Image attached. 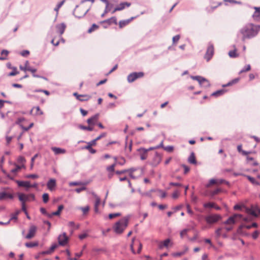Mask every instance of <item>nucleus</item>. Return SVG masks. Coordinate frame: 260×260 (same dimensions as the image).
<instances>
[{
	"instance_id": "nucleus-17",
	"label": "nucleus",
	"mask_w": 260,
	"mask_h": 260,
	"mask_svg": "<svg viewBox=\"0 0 260 260\" xmlns=\"http://www.w3.org/2000/svg\"><path fill=\"white\" fill-rule=\"evenodd\" d=\"M99 117V114H96L87 120V122L89 125H93L97 122Z\"/></svg>"
},
{
	"instance_id": "nucleus-27",
	"label": "nucleus",
	"mask_w": 260,
	"mask_h": 260,
	"mask_svg": "<svg viewBox=\"0 0 260 260\" xmlns=\"http://www.w3.org/2000/svg\"><path fill=\"white\" fill-rule=\"evenodd\" d=\"M226 90L224 89H220L217 90L211 94V95L213 96L218 97L223 94L225 92Z\"/></svg>"
},
{
	"instance_id": "nucleus-44",
	"label": "nucleus",
	"mask_w": 260,
	"mask_h": 260,
	"mask_svg": "<svg viewBox=\"0 0 260 260\" xmlns=\"http://www.w3.org/2000/svg\"><path fill=\"white\" fill-rule=\"evenodd\" d=\"M99 27V26L97 25L96 24H93L91 26V27H90L88 30V33H91V32H92L93 31L95 30V29H96L97 28H98Z\"/></svg>"
},
{
	"instance_id": "nucleus-32",
	"label": "nucleus",
	"mask_w": 260,
	"mask_h": 260,
	"mask_svg": "<svg viewBox=\"0 0 260 260\" xmlns=\"http://www.w3.org/2000/svg\"><path fill=\"white\" fill-rule=\"evenodd\" d=\"M104 22H107L109 23V24H111L112 23L117 24V19L115 17H112L104 21Z\"/></svg>"
},
{
	"instance_id": "nucleus-14",
	"label": "nucleus",
	"mask_w": 260,
	"mask_h": 260,
	"mask_svg": "<svg viewBox=\"0 0 260 260\" xmlns=\"http://www.w3.org/2000/svg\"><path fill=\"white\" fill-rule=\"evenodd\" d=\"M92 195L93 196V197L95 199V203H94V211H95V213H99V210L98 207H99V205L100 204V203H101L100 198L94 192H92Z\"/></svg>"
},
{
	"instance_id": "nucleus-46",
	"label": "nucleus",
	"mask_w": 260,
	"mask_h": 260,
	"mask_svg": "<svg viewBox=\"0 0 260 260\" xmlns=\"http://www.w3.org/2000/svg\"><path fill=\"white\" fill-rule=\"evenodd\" d=\"M18 73H19V72L17 71V68L16 67H13V71L9 73V76H13L16 75Z\"/></svg>"
},
{
	"instance_id": "nucleus-61",
	"label": "nucleus",
	"mask_w": 260,
	"mask_h": 260,
	"mask_svg": "<svg viewBox=\"0 0 260 260\" xmlns=\"http://www.w3.org/2000/svg\"><path fill=\"white\" fill-rule=\"evenodd\" d=\"M107 170L110 172H113L115 170L114 165H111L107 167Z\"/></svg>"
},
{
	"instance_id": "nucleus-49",
	"label": "nucleus",
	"mask_w": 260,
	"mask_h": 260,
	"mask_svg": "<svg viewBox=\"0 0 260 260\" xmlns=\"http://www.w3.org/2000/svg\"><path fill=\"white\" fill-rule=\"evenodd\" d=\"M84 148L87 149V150H88L89 151L92 153V154H94L96 152V150L93 149L91 146H86L84 147Z\"/></svg>"
},
{
	"instance_id": "nucleus-48",
	"label": "nucleus",
	"mask_w": 260,
	"mask_h": 260,
	"mask_svg": "<svg viewBox=\"0 0 260 260\" xmlns=\"http://www.w3.org/2000/svg\"><path fill=\"white\" fill-rule=\"evenodd\" d=\"M43 201L45 203H46L49 200V194L45 193L42 196Z\"/></svg>"
},
{
	"instance_id": "nucleus-58",
	"label": "nucleus",
	"mask_w": 260,
	"mask_h": 260,
	"mask_svg": "<svg viewBox=\"0 0 260 260\" xmlns=\"http://www.w3.org/2000/svg\"><path fill=\"white\" fill-rule=\"evenodd\" d=\"M27 178H33V179H36L39 177L38 175L36 174H29L25 176Z\"/></svg>"
},
{
	"instance_id": "nucleus-30",
	"label": "nucleus",
	"mask_w": 260,
	"mask_h": 260,
	"mask_svg": "<svg viewBox=\"0 0 260 260\" xmlns=\"http://www.w3.org/2000/svg\"><path fill=\"white\" fill-rule=\"evenodd\" d=\"M64 207L62 205H60L58 206V210L57 211H55V212H53L52 213H51V215H52V217L53 216H58V215H59L60 214V212L63 209Z\"/></svg>"
},
{
	"instance_id": "nucleus-11",
	"label": "nucleus",
	"mask_w": 260,
	"mask_h": 260,
	"mask_svg": "<svg viewBox=\"0 0 260 260\" xmlns=\"http://www.w3.org/2000/svg\"><path fill=\"white\" fill-rule=\"evenodd\" d=\"M131 5L130 3L128 2H123L121 3L119 5H118L117 7H116L112 11V13L114 14L116 11H121L124 9L126 7H129Z\"/></svg>"
},
{
	"instance_id": "nucleus-23",
	"label": "nucleus",
	"mask_w": 260,
	"mask_h": 260,
	"mask_svg": "<svg viewBox=\"0 0 260 260\" xmlns=\"http://www.w3.org/2000/svg\"><path fill=\"white\" fill-rule=\"evenodd\" d=\"M138 151L140 152V158L142 160H145L147 157V152H146V149L144 148H140L138 149Z\"/></svg>"
},
{
	"instance_id": "nucleus-42",
	"label": "nucleus",
	"mask_w": 260,
	"mask_h": 260,
	"mask_svg": "<svg viewBox=\"0 0 260 260\" xmlns=\"http://www.w3.org/2000/svg\"><path fill=\"white\" fill-rule=\"evenodd\" d=\"M65 1L63 0L59 2L56 6V7L54 8V11H56L57 13L58 12L59 9L60 8V7L63 5Z\"/></svg>"
},
{
	"instance_id": "nucleus-34",
	"label": "nucleus",
	"mask_w": 260,
	"mask_h": 260,
	"mask_svg": "<svg viewBox=\"0 0 260 260\" xmlns=\"http://www.w3.org/2000/svg\"><path fill=\"white\" fill-rule=\"evenodd\" d=\"M16 168L11 170V172L14 174H16L18 171H19L21 168H24V165H22L21 166H19L15 165Z\"/></svg>"
},
{
	"instance_id": "nucleus-12",
	"label": "nucleus",
	"mask_w": 260,
	"mask_h": 260,
	"mask_svg": "<svg viewBox=\"0 0 260 260\" xmlns=\"http://www.w3.org/2000/svg\"><path fill=\"white\" fill-rule=\"evenodd\" d=\"M37 229L36 226L31 225L29 229L28 233L25 237V238L30 239L34 237L36 234Z\"/></svg>"
},
{
	"instance_id": "nucleus-13",
	"label": "nucleus",
	"mask_w": 260,
	"mask_h": 260,
	"mask_svg": "<svg viewBox=\"0 0 260 260\" xmlns=\"http://www.w3.org/2000/svg\"><path fill=\"white\" fill-rule=\"evenodd\" d=\"M73 95L76 97L77 100L81 102L87 101L91 98V96L89 95L78 94L77 92L74 93Z\"/></svg>"
},
{
	"instance_id": "nucleus-6",
	"label": "nucleus",
	"mask_w": 260,
	"mask_h": 260,
	"mask_svg": "<svg viewBox=\"0 0 260 260\" xmlns=\"http://www.w3.org/2000/svg\"><path fill=\"white\" fill-rule=\"evenodd\" d=\"M246 213L254 217L260 215V209L255 205H252L250 208H246Z\"/></svg>"
},
{
	"instance_id": "nucleus-55",
	"label": "nucleus",
	"mask_w": 260,
	"mask_h": 260,
	"mask_svg": "<svg viewBox=\"0 0 260 260\" xmlns=\"http://www.w3.org/2000/svg\"><path fill=\"white\" fill-rule=\"evenodd\" d=\"M17 161L19 164H22V165H24V163L25 162V159L24 157L22 156H19L17 159Z\"/></svg>"
},
{
	"instance_id": "nucleus-64",
	"label": "nucleus",
	"mask_w": 260,
	"mask_h": 260,
	"mask_svg": "<svg viewBox=\"0 0 260 260\" xmlns=\"http://www.w3.org/2000/svg\"><path fill=\"white\" fill-rule=\"evenodd\" d=\"M258 235H259V232L257 231H255L253 234H252V238L254 239H256L258 236Z\"/></svg>"
},
{
	"instance_id": "nucleus-59",
	"label": "nucleus",
	"mask_w": 260,
	"mask_h": 260,
	"mask_svg": "<svg viewBox=\"0 0 260 260\" xmlns=\"http://www.w3.org/2000/svg\"><path fill=\"white\" fill-rule=\"evenodd\" d=\"M38 154H35L31 159V165L30 168L32 169L34 166V162H35V159L37 157Z\"/></svg>"
},
{
	"instance_id": "nucleus-41",
	"label": "nucleus",
	"mask_w": 260,
	"mask_h": 260,
	"mask_svg": "<svg viewBox=\"0 0 260 260\" xmlns=\"http://www.w3.org/2000/svg\"><path fill=\"white\" fill-rule=\"evenodd\" d=\"M187 250H188V248H186L185 250L181 251V252L174 253L173 254V255L175 257L180 256L183 255L187 251Z\"/></svg>"
},
{
	"instance_id": "nucleus-39",
	"label": "nucleus",
	"mask_w": 260,
	"mask_h": 260,
	"mask_svg": "<svg viewBox=\"0 0 260 260\" xmlns=\"http://www.w3.org/2000/svg\"><path fill=\"white\" fill-rule=\"evenodd\" d=\"M251 69V66L250 64L246 65L244 68H243L240 72L239 74H242L244 72L249 71Z\"/></svg>"
},
{
	"instance_id": "nucleus-53",
	"label": "nucleus",
	"mask_w": 260,
	"mask_h": 260,
	"mask_svg": "<svg viewBox=\"0 0 260 260\" xmlns=\"http://www.w3.org/2000/svg\"><path fill=\"white\" fill-rule=\"evenodd\" d=\"M80 209L83 211L84 214H86L88 212L89 210V207L88 206H86L84 207H80Z\"/></svg>"
},
{
	"instance_id": "nucleus-22",
	"label": "nucleus",
	"mask_w": 260,
	"mask_h": 260,
	"mask_svg": "<svg viewBox=\"0 0 260 260\" xmlns=\"http://www.w3.org/2000/svg\"><path fill=\"white\" fill-rule=\"evenodd\" d=\"M135 17H132L129 19L126 20H121L119 22V26L120 28H122L123 27L127 25L131 21H132Z\"/></svg>"
},
{
	"instance_id": "nucleus-10",
	"label": "nucleus",
	"mask_w": 260,
	"mask_h": 260,
	"mask_svg": "<svg viewBox=\"0 0 260 260\" xmlns=\"http://www.w3.org/2000/svg\"><path fill=\"white\" fill-rule=\"evenodd\" d=\"M58 244L61 246H64L68 242V237L66 233H63L58 237Z\"/></svg>"
},
{
	"instance_id": "nucleus-31",
	"label": "nucleus",
	"mask_w": 260,
	"mask_h": 260,
	"mask_svg": "<svg viewBox=\"0 0 260 260\" xmlns=\"http://www.w3.org/2000/svg\"><path fill=\"white\" fill-rule=\"evenodd\" d=\"M9 54V51L7 50H3L1 52V56H0V60H6L7 56Z\"/></svg>"
},
{
	"instance_id": "nucleus-25",
	"label": "nucleus",
	"mask_w": 260,
	"mask_h": 260,
	"mask_svg": "<svg viewBox=\"0 0 260 260\" xmlns=\"http://www.w3.org/2000/svg\"><path fill=\"white\" fill-rule=\"evenodd\" d=\"M6 198L12 199L13 198V196L5 191H0V200H3Z\"/></svg>"
},
{
	"instance_id": "nucleus-38",
	"label": "nucleus",
	"mask_w": 260,
	"mask_h": 260,
	"mask_svg": "<svg viewBox=\"0 0 260 260\" xmlns=\"http://www.w3.org/2000/svg\"><path fill=\"white\" fill-rule=\"evenodd\" d=\"M25 245L26 247L28 248H32L35 246H37L38 245V242L32 243V242H29V243H26L25 244Z\"/></svg>"
},
{
	"instance_id": "nucleus-52",
	"label": "nucleus",
	"mask_w": 260,
	"mask_h": 260,
	"mask_svg": "<svg viewBox=\"0 0 260 260\" xmlns=\"http://www.w3.org/2000/svg\"><path fill=\"white\" fill-rule=\"evenodd\" d=\"M34 125V123H31L29 125H28V127H25V126H23L22 125H20V127H21V128H22L24 131H27L28 130H29L31 127H32Z\"/></svg>"
},
{
	"instance_id": "nucleus-33",
	"label": "nucleus",
	"mask_w": 260,
	"mask_h": 260,
	"mask_svg": "<svg viewBox=\"0 0 260 260\" xmlns=\"http://www.w3.org/2000/svg\"><path fill=\"white\" fill-rule=\"evenodd\" d=\"M170 243V240L169 239H167L165 240L162 243H160L159 245V248L160 249L162 248L163 247H168L169 244Z\"/></svg>"
},
{
	"instance_id": "nucleus-18",
	"label": "nucleus",
	"mask_w": 260,
	"mask_h": 260,
	"mask_svg": "<svg viewBox=\"0 0 260 260\" xmlns=\"http://www.w3.org/2000/svg\"><path fill=\"white\" fill-rule=\"evenodd\" d=\"M56 186V180L50 179L47 183V188L51 191L53 190Z\"/></svg>"
},
{
	"instance_id": "nucleus-36",
	"label": "nucleus",
	"mask_w": 260,
	"mask_h": 260,
	"mask_svg": "<svg viewBox=\"0 0 260 260\" xmlns=\"http://www.w3.org/2000/svg\"><path fill=\"white\" fill-rule=\"evenodd\" d=\"M40 212L44 215H46L49 218H51L52 215L51 213H48L46 210L44 208H40Z\"/></svg>"
},
{
	"instance_id": "nucleus-57",
	"label": "nucleus",
	"mask_w": 260,
	"mask_h": 260,
	"mask_svg": "<svg viewBox=\"0 0 260 260\" xmlns=\"http://www.w3.org/2000/svg\"><path fill=\"white\" fill-rule=\"evenodd\" d=\"M220 191V189L219 188H217L213 191H212L210 193L211 196H214L217 194H218Z\"/></svg>"
},
{
	"instance_id": "nucleus-47",
	"label": "nucleus",
	"mask_w": 260,
	"mask_h": 260,
	"mask_svg": "<svg viewBox=\"0 0 260 260\" xmlns=\"http://www.w3.org/2000/svg\"><path fill=\"white\" fill-rule=\"evenodd\" d=\"M58 247V245L56 243L53 244L50 248L48 249V251L51 254L53 251Z\"/></svg>"
},
{
	"instance_id": "nucleus-19",
	"label": "nucleus",
	"mask_w": 260,
	"mask_h": 260,
	"mask_svg": "<svg viewBox=\"0 0 260 260\" xmlns=\"http://www.w3.org/2000/svg\"><path fill=\"white\" fill-rule=\"evenodd\" d=\"M16 182L17 183L19 186L24 187L26 188V189L30 187V183L29 181L16 180Z\"/></svg>"
},
{
	"instance_id": "nucleus-45",
	"label": "nucleus",
	"mask_w": 260,
	"mask_h": 260,
	"mask_svg": "<svg viewBox=\"0 0 260 260\" xmlns=\"http://www.w3.org/2000/svg\"><path fill=\"white\" fill-rule=\"evenodd\" d=\"M36 110V115H41L43 114V112L41 110L40 107L39 106H37V107H35L32 108V109L31 110Z\"/></svg>"
},
{
	"instance_id": "nucleus-24",
	"label": "nucleus",
	"mask_w": 260,
	"mask_h": 260,
	"mask_svg": "<svg viewBox=\"0 0 260 260\" xmlns=\"http://www.w3.org/2000/svg\"><path fill=\"white\" fill-rule=\"evenodd\" d=\"M51 149L56 155L59 154H64L66 152V149L59 147H53L51 148Z\"/></svg>"
},
{
	"instance_id": "nucleus-35",
	"label": "nucleus",
	"mask_w": 260,
	"mask_h": 260,
	"mask_svg": "<svg viewBox=\"0 0 260 260\" xmlns=\"http://www.w3.org/2000/svg\"><path fill=\"white\" fill-rule=\"evenodd\" d=\"M101 2L104 3L106 4L105 13H108L110 11V9H109L110 3L108 0H100Z\"/></svg>"
},
{
	"instance_id": "nucleus-51",
	"label": "nucleus",
	"mask_w": 260,
	"mask_h": 260,
	"mask_svg": "<svg viewBox=\"0 0 260 260\" xmlns=\"http://www.w3.org/2000/svg\"><path fill=\"white\" fill-rule=\"evenodd\" d=\"M121 215L120 213H111L109 214V218L110 219H112L113 218L119 216Z\"/></svg>"
},
{
	"instance_id": "nucleus-56",
	"label": "nucleus",
	"mask_w": 260,
	"mask_h": 260,
	"mask_svg": "<svg viewBox=\"0 0 260 260\" xmlns=\"http://www.w3.org/2000/svg\"><path fill=\"white\" fill-rule=\"evenodd\" d=\"M174 149L172 146H167L164 147V149L168 152H171Z\"/></svg>"
},
{
	"instance_id": "nucleus-8",
	"label": "nucleus",
	"mask_w": 260,
	"mask_h": 260,
	"mask_svg": "<svg viewBox=\"0 0 260 260\" xmlns=\"http://www.w3.org/2000/svg\"><path fill=\"white\" fill-rule=\"evenodd\" d=\"M143 72H133L129 74L127 77V80L128 83H132L136 80L137 79L143 77Z\"/></svg>"
},
{
	"instance_id": "nucleus-20",
	"label": "nucleus",
	"mask_w": 260,
	"mask_h": 260,
	"mask_svg": "<svg viewBox=\"0 0 260 260\" xmlns=\"http://www.w3.org/2000/svg\"><path fill=\"white\" fill-rule=\"evenodd\" d=\"M56 28L57 30V32L59 33L60 35H62L64 33L66 28V25L64 23H61L60 24H57Z\"/></svg>"
},
{
	"instance_id": "nucleus-50",
	"label": "nucleus",
	"mask_w": 260,
	"mask_h": 260,
	"mask_svg": "<svg viewBox=\"0 0 260 260\" xmlns=\"http://www.w3.org/2000/svg\"><path fill=\"white\" fill-rule=\"evenodd\" d=\"M217 183V180L214 179H211L210 180L209 183H208L206 186L207 187H209L211 185L215 184Z\"/></svg>"
},
{
	"instance_id": "nucleus-21",
	"label": "nucleus",
	"mask_w": 260,
	"mask_h": 260,
	"mask_svg": "<svg viewBox=\"0 0 260 260\" xmlns=\"http://www.w3.org/2000/svg\"><path fill=\"white\" fill-rule=\"evenodd\" d=\"M78 6H76V8L75 9L74 12H73V14L74 15V16L77 17V18H82V17H83L84 16H85L86 13L88 12L89 11V9H87L86 10H84L82 12V13L80 14V15H78V13H77V11L78 10H77V9L78 8Z\"/></svg>"
},
{
	"instance_id": "nucleus-40",
	"label": "nucleus",
	"mask_w": 260,
	"mask_h": 260,
	"mask_svg": "<svg viewBox=\"0 0 260 260\" xmlns=\"http://www.w3.org/2000/svg\"><path fill=\"white\" fill-rule=\"evenodd\" d=\"M19 212H20V211L18 210L15 213L12 214L11 215V218L9 220L10 221L12 220H17V215H18Z\"/></svg>"
},
{
	"instance_id": "nucleus-16",
	"label": "nucleus",
	"mask_w": 260,
	"mask_h": 260,
	"mask_svg": "<svg viewBox=\"0 0 260 260\" xmlns=\"http://www.w3.org/2000/svg\"><path fill=\"white\" fill-rule=\"evenodd\" d=\"M161 161V155L158 152H155L152 165L154 166H157Z\"/></svg>"
},
{
	"instance_id": "nucleus-2",
	"label": "nucleus",
	"mask_w": 260,
	"mask_h": 260,
	"mask_svg": "<svg viewBox=\"0 0 260 260\" xmlns=\"http://www.w3.org/2000/svg\"><path fill=\"white\" fill-rule=\"evenodd\" d=\"M129 216H126L117 221L113 226L114 232L117 234H121L128 224Z\"/></svg>"
},
{
	"instance_id": "nucleus-26",
	"label": "nucleus",
	"mask_w": 260,
	"mask_h": 260,
	"mask_svg": "<svg viewBox=\"0 0 260 260\" xmlns=\"http://www.w3.org/2000/svg\"><path fill=\"white\" fill-rule=\"evenodd\" d=\"M203 206L205 208H214L215 209H216L217 210H219L220 209V207L216 206L213 203L209 202V203H205Z\"/></svg>"
},
{
	"instance_id": "nucleus-15",
	"label": "nucleus",
	"mask_w": 260,
	"mask_h": 260,
	"mask_svg": "<svg viewBox=\"0 0 260 260\" xmlns=\"http://www.w3.org/2000/svg\"><path fill=\"white\" fill-rule=\"evenodd\" d=\"M253 9L255 10V11L252 15V18L254 20L256 21H260V7H254Z\"/></svg>"
},
{
	"instance_id": "nucleus-60",
	"label": "nucleus",
	"mask_w": 260,
	"mask_h": 260,
	"mask_svg": "<svg viewBox=\"0 0 260 260\" xmlns=\"http://www.w3.org/2000/svg\"><path fill=\"white\" fill-rule=\"evenodd\" d=\"M179 39H180L179 35H176V36L173 37V39H172L173 44H175V43L177 42Z\"/></svg>"
},
{
	"instance_id": "nucleus-5",
	"label": "nucleus",
	"mask_w": 260,
	"mask_h": 260,
	"mask_svg": "<svg viewBox=\"0 0 260 260\" xmlns=\"http://www.w3.org/2000/svg\"><path fill=\"white\" fill-rule=\"evenodd\" d=\"M221 216L219 214H210L205 217V220L208 224H213L221 219Z\"/></svg>"
},
{
	"instance_id": "nucleus-28",
	"label": "nucleus",
	"mask_w": 260,
	"mask_h": 260,
	"mask_svg": "<svg viewBox=\"0 0 260 260\" xmlns=\"http://www.w3.org/2000/svg\"><path fill=\"white\" fill-rule=\"evenodd\" d=\"M30 67L29 61L27 60L25 61L24 66L21 65L19 66L20 69L24 72L28 71V69H29Z\"/></svg>"
},
{
	"instance_id": "nucleus-54",
	"label": "nucleus",
	"mask_w": 260,
	"mask_h": 260,
	"mask_svg": "<svg viewBox=\"0 0 260 260\" xmlns=\"http://www.w3.org/2000/svg\"><path fill=\"white\" fill-rule=\"evenodd\" d=\"M247 178L253 184H258V183L257 182V181L255 180V179L254 178H253L250 176H247Z\"/></svg>"
},
{
	"instance_id": "nucleus-1",
	"label": "nucleus",
	"mask_w": 260,
	"mask_h": 260,
	"mask_svg": "<svg viewBox=\"0 0 260 260\" xmlns=\"http://www.w3.org/2000/svg\"><path fill=\"white\" fill-rule=\"evenodd\" d=\"M259 29L260 25L248 23L240 30L237 34V38H241L244 42L246 39H249L256 36Z\"/></svg>"
},
{
	"instance_id": "nucleus-7",
	"label": "nucleus",
	"mask_w": 260,
	"mask_h": 260,
	"mask_svg": "<svg viewBox=\"0 0 260 260\" xmlns=\"http://www.w3.org/2000/svg\"><path fill=\"white\" fill-rule=\"evenodd\" d=\"M18 196L19 200L21 203H25L26 202L34 201L35 200V197L34 194H25L19 193Z\"/></svg>"
},
{
	"instance_id": "nucleus-37",
	"label": "nucleus",
	"mask_w": 260,
	"mask_h": 260,
	"mask_svg": "<svg viewBox=\"0 0 260 260\" xmlns=\"http://www.w3.org/2000/svg\"><path fill=\"white\" fill-rule=\"evenodd\" d=\"M79 127L80 129H83V130H87L89 131H92L93 130V127L91 126H83L82 125H79Z\"/></svg>"
},
{
	"instance_id": "nucleus-4",
	"label": "nucleus",
	"mask_w": 260,
	"mask_h": 260,
	"mask_svg": "<svg viewBox=\"0 0 260 260\" xmlns=\"http://www.w3.org/2000/svg\"><path fill=\"white\" fill-rule=\"evenodd\" d=\"M190 77L192 79L198 81L201 87L207 88L210 86L209 81L203 77L200 76H191Z\"/></svg>"
},
{
	"instance_id": "nucleus-3",
	"label": "nucleus",
	"mask_w": 260,
	"mask_h": 260,
	"mask_svg": "<svg viewBox=\"0 0 260 260\" xmlns=\"http://www.w3.org/2000/svg\"><path fill=\"white\" fill-rule=\"evenodd\" d=\"M243 219L244 221H247V218H243V216L241 214H235L234 215L230 217L227 220H226L224 223L225 224H229L231 225H234L238 220Z\"/></svg>"
},
{
	"instance_id": "nucleus-43",
	"label": "nucleus",
	"mask_w": 260,
	"mask_h": 260,
	"mask_svg": "<svg viewBox=\"0 0 260 260\" xmlns=\"http://www.w3.org/2000/svg\"><path fill=\"white\" fill-rule=\"evenodd\" d=\"M229 55L231 57H236L238 56V54L236 53V49L229 51Z\"/></svg>"
},
{
	"instance_id": "nucleus-9",
	"label": "nucleus",
	"mask_w": 260,
	"mask_h": 260,
	"mask_svg": "<svg viewBox=\"0 0 260 260\" xmlns=\"http://www.w3.org/2000/svg\"><path fill=\"white\" fill-rule=\"evenodd\" d=\"M214 47L212 44L209 43L207 49L206 54H205L204 58L209 61L212 57L214 54Z\"/></svg>"
},
{
	"instance_id": "nucleus-63",
	"label": "nucleus",
	"mask_w": 260,
	"mask_h": 260,
	"mask_svg": "<svg viewBox=\"0 0 260 260\" xmlns=\"http://www.w3.org/2000/svg\"><path fill=\"white\" fill-rule=\"evenodd\" d=\"M96 140H93L87 143V146H92L93 145H95L96 144Z\"/></svg>"
},
{
	"instance_id": "nucleus-62",
	"label": "nucleus",
	"mask_w": 260,
	"mask_h": 260,
	"mask_svg": "<svg viewBox=\"0 0 260 260\" xmlns=\"http://www.w3.org/2000/svg\"><path fill=\"white\" fill-rule=\"evenodd\" d=\"M187 231H188L187 229H184L183 230L181 231L180 236L182 238L184 237V236L186 235Z\"/></svg>"
},
{
	"instance_id": "nucleus-29",
	"label": "nucleus",
	"mask_w": 260,
	"mask_h": 260,
	"mask_svg": "<svg viewBox=\"0 0 260 260\" xmlns=\"http://www.w3.org/2000/svg\"><path fill=\"white\" fill-rule=\"evenodd\" d=\"M188 161L192 164H196L197 161L193 152H192L188 158Z\"/></svg>"
}]
</instances>
